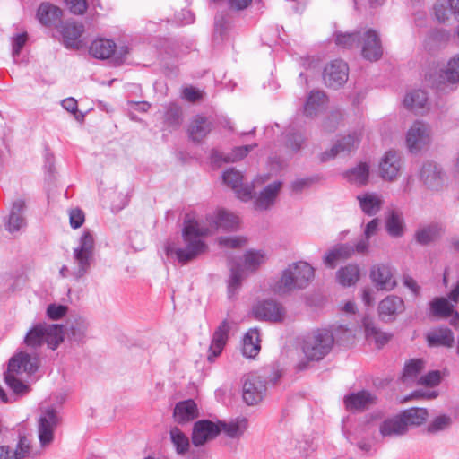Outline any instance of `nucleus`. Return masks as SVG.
<instances>
[{
	"mask_svg": "<svg viewBox=\"0 0 459 459\" xmlns=\"http://www.w3.org/2000/svg\"><path fill=\"white\" fill-rule=\"evenodd\" d=\"M304 142H305V137L300 133H297L292 130H290L286 134L285 144L288 148H290L293 152L299 151L302 144L304 143Z\"/></svg>",
	"mask_w": 459,
	"mask_h": 459,
	"instance_id": "nucleus-55",
	"label": "nucleus"
},
{
	"mask_svg": "<svg viewBox=\"0 0 459 459\" xmlns=\"http://www.w3.org/2000/svg\"><path fill=\"white\" fill-rule=\"evenodd\" d=\"M85 221L84 212L79 208L69 211V223L73 229L80 228Z\"/></svg>",
	"mask_w": 459,
	"mask_h": 459,
	"instance_id": "nucleus-59",
	"label": "nucleus"
},
{
	"mask_svg": "<svg viewBox=\"0 0 459 459\" xmlns=\"http://www.w3.org/2000/svg\"><path fill=\"white\" fill-rule=\"evenodd\" d=\"M165 118L169 123V125L175 126H178L181 120L180 108L176 105H170L165 114Z\"/></svg>",
	"mask_w": 459,
	"mask_h": 459,
	"instance_id": "nucleus-60",
	"label": "nucleus"
},
{
	"mask_svg": "<svg viewBox=\"0 0 459 459\" xmlns=\"http://www.w3.org/2000/svg\"><path fill=\"white\" fill-rule=\"evenodd\" d=\"M314 276V268L307 262L292 263L282 272L281 277L273 286V291L284 295L295 290L305 289Z\"/></svg>",
	"mask_w": 459,
	"mask_h": 459,
	"instance_id": "nucleus-3",
	"label": "nucleus"
},
{
	"mask_svg": "<svg viewBox=\"0 0 459 459\" xmlns=\"http://www.w3.org/2000/svg\"><path fill=\"white\" fill-rule=\"evenodd\" d=\"M401 159L396 152H387L379 163V174L385 180H394L399 175Z\"/></svg>",
	"mask_w": 459,
	"mask_h": 459,
	"instance_id": "nucleus-22",
	"label": "nucleus"
},
{
	"mask_svg": "<svg viewBox=\"0 0 459 459\" xmlns=\"http://www.w3.org/2000/svg\"><path fill=\"white\" fill-rule=\"evenodd\" d=\"M89 327V322L82 316L74 318V320L68 323L66 330L67 338L71 342L77 343H83L86 339Z\"/></svg>",
	"mask_w": 459,
	"mask_h": 459,
	"instance_id": "nucleus-33",
	"label": "nucleus"
},
{
	"mask_svg": "<svg viewBox=\"0 0 459 459\" xmlns=\"http://www.w3.org/2000/svg\"><path fill=\"white\" fill-rule=\"evenodd\" d=\"M336 274L340 284L342 286H351L359 279V269L356 264H348L340 268Z\"/></svg>",
	"mask_w": 459,
	"mask_h": 459,
	"instance_id": "nucleus-44",
	"label": "nucleus"
},
{
	"mask_svg": "<svg viewBox=\"0 0 459 459\" xmlns=\"http://www.w3.org/2000/svg\"><path fill=\"white\" fill-rule=\"evenodd\" d=\"M431 312L435 316L448 317L453 313L454 305L446 298H436L430 303Z\"/></svg>",
	"mask_w": 459,
	"mask_h": 459,
	"instance_id": "nucleus-50",
	"label": "nucleus"
},
{
	"mask_svg": "<svg viewBox=\"0 0 459 459\" xmlns=\"http://www.w3.org/2000/svg\"><path fill=\"white\" fill-rule=\"evenodd\" d=\"M451 424V418L446 415H441L437 417L429 425V432H437L446 429Z\"/></svg>",
	"mask_w": 459,
	"mask_h": 459,
	"instance_id": "nucleus-58",
	"label": "nucleus"
},
{
	"mask_svg": "<svg viewBox=\"0 0 459 459\" xmlns=\"http://www.w3.org/2000/svg\"><path fill=\"white\" fill-rule=\"evenodd\" d=\"M377 396L368 391H359L352 393L344 397V404L348 411H363L377 403Z\"/></svg>",
	"mask_w": 459,
	"mask_h": 459,
	"instance_id": "nucleus-20",
	"label": "nucleus"
},
{
	"mask_svg": "<svg viewBox=\"0 0 459 459\" xmlns=\"http://www.w3.org/2000/svg\"><path fill=\"white\" fill-rule=\"evenodd\" d=\"M359 47L362 56L369 61H377L383 55V48L378 33L373 29L359 31Z\"/></svg>",
	"mask_w": 459,
	"mask_h": 459,
	"instance_id": "nucleus-8",
	"label": "nucleus"
},
{
	"mask_svg": "<svg viewBox=\"0 0 459 459\" xmlns=\"http://www.w3.org/2000/svg\"><path fill=\"white\" fill-rule=\"evenodd\" d=\"M281 182L275 181L265 186L255 198L254 205L256 210H267L274 204L276 197L281 190Z\"/></svg>",
	"mask_w": 459,
	"mask_h": 459,
	"instance_id": "nucleus-26",
	"label": "nucleus"
},
{
	"mask_svg": "<svg viewBox=\"0 0 459 459\" xmlns=\"http://www.w3.org/2000/svg\"><path fill=\"white\" fill-rule=\"evenodd\" d=\"M221 432H224L230 438H239L247 429V420L245 418L237 419L230 422H218Z\"/></svg>",
	"mask_w": 459,
	"mask_h": 459,
	"instance_id": "nucleus-41",
	"label": "nucleus"
},
{
	"mask_svg": "<svg viewBox=\"0 0 459 459\" xmlns=\"http://www.w3.org/2000/svg\"><path fill=\"white\" fill-rule=\"evenodd\" d=\"M341 120V115L339 113L331 114L323 123V129L326 132H333L337 128Z\"/></svg>",
	"mask_w": 459,
	"mask_h": 459,
	"instance_id": "nucleus-64",
	"label": "nucleus"
},
{
	"mask_svg": "<svg viewBox=\"0 0 459 459\" xmlns=\"http://www.w3.org/2000/svg\"><path fill=\"white\" fill-rule=\"evenodd\" d=\"M424 368V360L420 359H411L406 363L403 375V382L408 383L411 380L416 379L418 374Z\"/></svg>",
	"mask_w": 459,
	"mask_h": 459,
	"instance_id": "nucleus-51",
	"label": "nucleus"
},
{
	"mask_svg": "<svg viewBox=\"0 0 459 459\" xmlns=\"http://www.w3.org/2000/svg\"><path fill=\"white\" fill-rule=\"evenodd\" d=\"M260 351L259 333L256 329H250L243 340L242 353L246 358L254 359Z\"/></svg>",
	"mask_w": 459,
	"mask_h": 459,
	"instance_id": "nucleus-39",
	"label": "nucleus"
},
{
	"mask_svg": "<svg viewBox=\"0 0 459 459\" xmlns=\"http://www.w3.org/2000/svg\"><path fill=\"white\" fill-rule=\"evenodd\" d=\"M430 127L421 121H415L406 134V144L411 152L421 150L430 143Z\"/></svg>",
	"mask_w": 459,
	"mask_h": 459,
	"instance_id": "nucleus-11",
	"label": "nucleus"
},
{
	"mask_svg": "<svg viewBox=\"0 0 459 459\" xmlns=\"http://www.w3.org/2000/svg\"><path fill=\"white\" fill-rule=\"evenodd\" d=\"M61 15V9L48 2L42 3L37 12V18L45 26L55 24L60 20Z\"/></svg>",
	"mask_w": 459,
	"mask_h": 459,
	"instance_id": "nucleus-35",
	"label": "nucleus"
},
{
	"mask_svg": "<svg viewBox=\"0 0 459 459\" xmlns=\"http://www.w3.org/2000/svg\"><path fill=\"white\" fill-rule=\"evenodd\" d=\"M265 261L264 254L260 251H248L245 255L244 267L249 271H255Z\"/></svg>",
	"mask_w": 459,
	"mask_h": 459,
	"instance_id": "nucleus-53",
	"label": "nucleus"
},
{
	"mask_svg": "<svg viewBox=\"0 0 459 459\" xmlns=\"http://www.w3.org/2000/svg\"><path fill=\"white\" fill-rule=\"evenodd\" d=\"M64 326L60 324L38 323L34 325L24 337L25 345L37 351L43 344L55 351L64 341Z\"/></svg>",
	"mask_w": 459,
	"mask_h": 459,
	"instance_id": "nucleus-4",
	"label": "nucleus"
},
{
	"mask_svg": "<svg viewBox=\"0 0 459 459\" xmlns=\"http://www.w3.org/2000/svg\"><path fill=\"white\" fill-rule=\"evenodd\" d=\"M380 225V220L378 218H374L369 221L363 229V236L357 240V249L359 251V254L365 255L369 251V239L375 236Z\"/></svg>",
	"mask_w": 459,
	"mask_h": 459,
	"instance_id": "nucleus-38",
	"label": "nucleus"
},
{
	"mask_svg": "<svg viewBox=\"0 0 459 459\" xmlns=\"http://www.w3.org/2000/svg\"><path fill=\"white\" fill-rule=\"evenodd\" d=\"M441 375L438 370H432L417 379V384L425 386H436L440 383Z\"/></svg>",
	"mask_w": 459,
	"mask_h": 459,
	"instance_id": "nucleus-56",
	"label": "nucleus"
},
{
	"mask_svg": "<svg viewBox=\"0 0 459 459\" xmlns=\"http://www.w3.org/2000/svg\"><path fill=\"white\" fill-rule=\"evenodd\" d=\"M203 222L209 230V235L212 234L214 230L218 229H222L224 230H235L238 226V218L235 214L221 209L211 214H208L204 221H200Z\"/></svg>",
	"mask_w": 459,
	"mask_h": 459,
	"instance_id": "nucleus-12",
	"label": "nucleus"
},
{
	"mask_svg": "<svg viewBox=\"0 0 459 459\" xmlns=\"http://www.w3.org/2000/svg\"><path fill=\"white\" fill-rule=\"evenodd\" d=\"M403 105L407 109L414 113H424L429 109L427 92L416 90L407 93L403 100Z\"/></svg>",
	"mask_w": 459,
	"mask_h": 459,
	"instance_id": "nucleus-31",
	"label": "nucleus"
},
{
	"mask_svg": "<svg viewBox=\"0 0 459 459\" xmlns=\"http://www.w3.org/2000/svg\"><path fill=\"white\" fill-rule=\"evenodd\" d=\"M357 200L361 211L368 216L376 215L384 204V200L379 195L370 192L359 195Z\"/></svg>",
	"mask_w": 459,
	"mask_h": 459,
	"instance_id": "nucleus-32",
	"label": "nucleus"
},
{
	"mask_svg": "<svg viewBox=\"0 0 459 459\" xmlns=\"http://www.w3.org/2000/svg\"><path fill=\"white\" fill-rule=\"evenodd\" d=\"M65 2L70 12L74 14H82L87 9V3L85 0H65Z\"/></svg>",
	"mask_w": 459,
	"mask_h": 459,
	"instance_id": "nucleus-61",
	"label": "nucleus"
},
{
	"mask_svg": "<svg viewBox=\"0 0 459 459\" xmlns=\"http://www.w3.org/2000/svg\"><path fill=\"white\" fill-rule=\"evenodd\" d=\"M68 307L65 305L50 304L48 306L46 314L51 320H58L65 316Z\"/></svg>",
	"mask_w": 459,
	"mask_h": 459,
	"instance_id": "nucleus-57",
	"label": "nucleus"
},
{
	"mask_svg": "<svg viewBox=\"0 0 459 459\" xmlns=\"http://www.w3.org/2000/svg\"><path fill=\"white\" fill-rule=\"evenodd\" d=\"M209 230L194 213H187L184 218L182 229L183 245L167 243L164 247L166 255L181 264L196 260L208 250L203 238L209 235Z\"/></svg>",
	"mask_w": 459,
	"mask_h": 459,
	"instance_id": "nucleus-1",
	"label": "nucleus"
},
{
	"mask_svg": "<svg viewBox=\"0 0 459 459\" xmlns=\"http://www.w3.org/2000/svg\"><path fill=\"white\" fill-rule=\"evenodd\" d=\"M246 239L239 237H221L219 238V244L222 247L236 248L241 247Z\"/></svg>",
	"mask_w": 459,
	"mask_h": 459,
	"instance_id": "nucleus-62",
	"label": "nucleus"
},
{
	"mask_svg": "<svg viewBox=\"0 0 459 459\" xmlns=\"http://www.w3.org/2000/svg\"><path fill=\"white\" fill-rule=\"evenodd\" d=\"M170 441L178 455H186L190 447L187 436L178 427L171 428L169 431Z\"/></svg>",
	"mask_w": 459,
	"mask_h": 459,
	"instance_id": "nucleus-43",
	"label": "nucleus"
},
{
	"mask_svg": "<svg viewBox=\"0 0 459 459\" xmlns=\"http://www.w3.org/2000/svg\"><path fill=\"white\" fill-rule=\"evenodd\" d=\"M421 183L430 191H439L445 183V175L439 166L433 162L425 163L420 172Z\"/></svg>",
	"mask_w": 459,
	"mask_h": 459,
	"instance_id": "nucleus-18",
	"label": "nucleus"
},
{
	"mask_svg": "<svg viewBox=\"0 0 459 459\" xmlns=\"http://www.w3.org/2000/svg\"><path fill=\"white\" fill-rule=\"evenodd\" d=\"M369 277L377 290L390 291L396 286L393 268L389 264H376L371 266Z\"/></svg>",
	"mask_w": 459,
	"mask_h": 459,
	"instance_id": "nucleus-14",
	"label": "nucleus"
},
{
	"mask_svg": "<svg viewBox=\"0 0 459 459\" xmlns=\"http://www.w3.org/2000/svg\"><path fill=\"white\" fill-rule=\"evenodd\" d=\"M444 233L445 228L437 222H433L419 228L414 238L420 245L426 246L440 238Z\"/></svg>",
	"mask_w": 459,
	"mask_h": 459,
	"instance_id": "nucleus-28",
	"label": "nucleus"
},
{
	"mask_svg": "<svg viewBox=\"0 0 459 459\" xmlns=\"http://www.w3.org/2000/svg\"><path fill=\"white\" fill-rule=\"evenodd\" d=\"M12 453L13 459H28L39 455V452L32 448L30 441L24 436L20 437L19 442Z\"/></svg>",
	"mask_w": 459,
	"mask_h": 459,
	"instance_id": "nucleus-47",
	"label": "nucleus"
},
{
	"mask_svg": "<svg viewBox=\"0 0 459 459\" xmlns=\"http://www.w3.org/2000/svg\"><path fill=\"white\" fill-rule=\"evenodd\" d=\"M385 227L388 234L394 238H399L403 234V219L400 212L391 211L386 218Z\"/></svg>",
	"mask_w": 459,
	"mask_h": 459,
	"instance_id": "nucleus-45",
	"label": "nucleus"
},
{
	"mask_svg": "<svg viewBox=\"0 0 459 459\" xmlns=\"http://www.w3.org/2000/svg\"><path fill=\"white\" fill-rule=\"evenodd\" d=\"M230 330V322L225 319L218 326L213 333L212 342L209 347L207 359L212 362L222 351L227 340L228 334Z\"/></svg>",
	"mask_w": 459,
	"mask_h": 459,
	"instance_id": "nucleus-21",
	"label": "nucleus"
},
{
	"mask_svg": "<svg viewBox=\"0 0 459 459\" xmlns=\"http://www.w3.org/2000/svg\"><path fill=\"white\" fill-rule=\"evenodd\" d=\"M429 346L452 347L455 342L452 331L447 327H440L430 331L427 335Z\"/></svg>",
	"mask_w": 459,
	"mask_h": 459,
	"instance_id": "nucleus-37",
	"label": "nucleus"
},
{
	"mask_svg": "<svg viewBox=\"0 0 459 459\" xmlns=\"http://www.w3.org/2000/svg\"><path fill=\"white\" fill-rule=\"evenodd\" d=\"M222 180L235 192L238 199L245 202L252 199V190L248 186L243 185V175L240 171L235 169H227L222 174Z\"/></svg>",
	"mask_w": 459,
	"mask_h": 459,
	"instance_id": "nucleus-19",
	"label": "nucleus"
},
{
	"mask_svg": "<svg viewBox=\"0 0 459 459\" xmlns=\"http://www.w3.org/2000/svg\"><path fill=\"white\" fill-rule=\"evenodd\" d=\"M39 359L37 353L17 352L10 359L7 370L4 372L6 385L16 395L26 394L30 389L28 378L39 369Z\"/></svg>",
	"mask_w": 459,
	"mask_h": 459,
	"instance_id": "nucleus-2",
	"label": "nucleus"
},
{
	"mask_svg": "<svg viewBox=\"0 0 459 459\" xmlns=\"http://www.w3.org/2000/svg\"><path fill=\"white\" fill-rule=\"evenodd\" d=\"M405 311L403 299L396 295H388L377 306L378 317L385 323H392Z\"/></svg>",
	"mask_w": 459,
	"mask_h": 459,
	"instance_id": "nucleus-13",
	"label": "nucleus"
},
{
	"mask_svg": "<svg viewBox=\"0 0 459 459\" xmlns=\"http://www.w3.org/2000/svg\"><path fill=\"white\" fill-rule=\"evenodd\" d=\"M212 130V123L204 117L197 115L188 126V134L195 143H201Z\"/></svg>",
	"mask_w": 459,
	"mask_h": 459,
	"instance_id": "nucleus-30",
	"label": "nucleus"
},
{
	"mask_svg": "<svg viewBox=\"0 0 459 459\" xmlns=\"http://www.w3.org/2000/svg\"><path fill=\"white\" fill-rule=\"evenodd\" d=\"M253 315L259 320L279 322L284 318L283 307L272 299L263 300L253 307Z\"/></svg>",
	"mask_w": 459,
	"mask_h": 459,
	"instance_id": "nucleus-17",
	"label": "nucleus"
},
{
	"mask_svg": "<svg viewBox=\"0 0 459 459\" xmlns=\"http://www.w3.org/2000/svg\"><path fill=\"white\" fill-rule=\"evenodd\" d=\"M62 106L67 111L74 113V117L77 120L80 121V120L83 119L84 115L82 113H78L77 101L75 99L67 98V99L64 100L62 102Z\"/></svg>",
	"mask_w": 459,
	"mask_h": 459,
	"instance_id": "nucleus-63",
	"label": "nucleus"
},
{
	"mask_svg": "<svg viewBox=\"0 0 459 459\" xmlns=\"http://www.w3.org/2000/svg\"><path fill=\"white\" fill-rule=\"evenodd\" d=\"M361 140V134L353 132L339 139L330 149L321 153V161H328L339 155H346L355 151Z\"/></svg>",
	"mask_w": 459,
	"mask_h": 459,
	"instance_id": "nucleus-10",
	"label": "nucleus"
},
{
	"mask_svg": "<svg viewBox=\"0 0 459 459\" xmlns=\"http://www.w3.org/2000/svg\"><path fill=\"white\" fill-rule=\"evenodd\" d=\"M369 177V166L367 163H359L347 172L346 178L349 182L358 186H364L368 183Z\"/></svg>",
	"mask_w": 459,
	"mask_h": 459,
	"instance_id": "nucleus-48",
	"label": "nucleus"
},
{
	"mask_svg": "<svg viewBox=\"0 0 459 459\" xmlns=\"http://www.w3.org/2000/svg\"><path fill=\"white\" fill-rule=\"evenodd\" d=\"M407 432L405 421L401 414L385 420L379 425V433L383 437H394L403 436Z\"/></svg>",
	"mask_w": 459,
	"mask_h": 459,
	"instance_id": "nucleus-29",
	"label": "nucleus"
},
{
	"mask_svg": "<svg viewBox=\"0 0 459 459\" xmlns=\"http://www.w3.org/2000/svg\"><path fill=\"white\" fill-rule=\"evenodd\" d=\"M221 433L219 425L209 420H200L195 422L192 429V443L195 446H204Z\"/></svg>",
	"mask_w": 459,
	"mask_h": 459,
	"instance_id": "nucleus-16",
	"label": "nucleus"
},
{
	"mask_svg": "<svg viewBox=\"0 0 459 459\" xmlns=\"http://www.w3.org/2000/svg\"><path fill=\"white\" fill-rule=\"evenodd\" d=\"M255 146V145H244L236 147L225 157H222L221 153L216 152L213 154V159L215 161L222 160L225 162H236L246 157Z\"/></svg>",
	"mask_w": 459,
	"mask_h": 459,
	"instance_id": "nucleus-49",
	"label": "nucleus"
},
{
	"mask_svg": "<svg viewBox=\"0 0 459 459\" xmlns=\"http://www.w3.org/2000/svg\"><path fill=\"white\" fill-rule=\"evenodd\" d=\"M266 391L265 382L257 373L245 376L243 383V399L248 405H255L262 401Z\"/></svg>",
	"mask_w": 459,
	"mask_h": 459,
	"instance_id": "nucleus-9",
	"label": "nucleus"
},
{
	"mask_svg": "<svg viewBox=\"0 0 459 459\" xmlns=\"http://www.w3.org/2000/svg\"><path fill=\"white\" fill-rule=\"evenodd\" d=\"M363 325L366 337L370 341H374L378 347H382L391 340L392 334L382 332L374 322L365 319Z\"/></svg>",
	"mask_w": 459,
	"mask_h": 459,
	"instance_id": "nucleus-40",
	"label": "nucleus"
},
{
	"mask_svg": "<svg viewBox=\"0 0 459 459\" xmlns=\"http://www.w3.org/2000/svg\"><path fill=\"white\" fill-rule=\"evenodd\" d=\"M117 52L116 44L113 40L99 39L91 42L90 53L99 59H108Z\"/></svg>",
	"mask_w": 459,
	"mask_h": 459,
	"instance_id": "nucleus-34",
	"label": "nucleus"
},
{
	"mask_svg": "<svg viewBox=\"0 0 459 459\" xmlns=\"http://www.w3.org/2000/svg\"><path fill=\"white\" fill-rule=\"evenodd\" d=\"M334 343L333 333L326 329H317L307 333L301 342V350L308 360H321L332 350Z\"/></svg>",
	"mask_w": 459,
	"mask_h": 459,
	"instance_id": "nucleus-5",
	"label": "nucleus"
},
{
	"mask_svg": "<svg viewBox=\"0 0 459 459\" xmlns=\"http://www.w3.org/2000/svg\"><path fill=\"white\" fill-rule=\"evenodd\" d=\"M230 277L228 281V296L233 299L240 289L242 280L245 278L244 269L239 264L230 265Z\"/></svg>",
	"mask_w": 459,
	"mask_h": 459,
	"instance_id": "nucleus-42",
	"label": "nucleus"
},
{
	"mask_svg": "<svg viewBox=\"0 0 459 459\" xmlns=\"http://www.w3.org/2000/svg\"><path fill=\"white\" fill-rule=\"evenodd\" d=\"M403 420L405 421V426L408 429V426H420L424 423L428 418V411L424 408H411L403 411L400 413Z\"/></svg>",
	"mask_w": 459,
	"mask_h": 459,
	"instance_id": "nucleus-46",
	"label": "nucleus"
},
{
	"mask_svg": "<svg viewBox=\"0 0 459 459\" xmlns=\"http://www.w3.org/2000/svg\"><path fill=\"white\" fill-rule=\"evenodd\" d=\"M326 96L322 91H312L304 106V113L307 117H315L325 108Z\"/></svg>",
	"mask_w": 459,
	"mask_h": 459,
	"instance_id": "nucleus-36",
	"label": "nucleus"
},
{
	"mask_svg": "<svg viewBox=\"0 0 459 459\" xmlns=\"http://www.w3.org/2000/svg\"><path fill=\"white\" fill-rule=\"evenodd\" d=\"M359 31L352 33H340L336 35L335 43L345 48L359 47Z\"/></svg>",
	"mask_w": 459,
	"mask_h": 459,
	"instance_id": "nucleus-54",
	"label": "nucleus"
},
{
	"mask_svg": "<svg viewBox=\"0 0 459 459\" xmlns=\"http://www.w3.org/2000/svg\"><path fill=\"white\" fill-rule=\"evenodd\" d=\"M24 208L25 203L21 199H18L13 203L10 214L5 222V229L10 233L17 232L25 227L26 221L23 216Z\"/></svg>",
	"mask_w": 459,
	"mask_h": 459,
	"instance_id": "nucleus-25",
	"label": "nucleus"
},
{
	"mask_svg": "<svg viewBox=\"0 0 459 459\" xmlns=\"http://www.w3.org/2000/svg\"><path fill=\"white\" fill-rule=\"evenodd\" d=\"M61 423L62 416L55 406L40 408L37 420V434L41 448H47L53 443L55 431Z\"/></svg>",
	"mask_w": 459,
	"mask_h": 459,
	"instance_id": "nucleus-6",
	"label": "nucleus"
},
{
	"mask_svg": "<svg viewBox=\"0 0 459 459\" xmlns=\"http://www.w3.org/2000/svg\"><path fill=\"white\" fill-rule=\"evenodd\" d=\"M349 75V67L342 60H333L324 70L325 83L331 88H339L343 85Z\"/></svg>",
	"mask_w": 459,
	"mask_h": 459,
	"instance_id": "nucleus-15",
	"label": "nucleus"
},
{
	"mask_svg": "<svg viewBox=\"0 0 459 459\" xmlns=\"http://www.w3.org/2000/svg\"><path fill=\"white\" fill-rule=\"evenodd\" d=\"M94 256V238L90 230H85L79 239V246L74 248L75 267L72 274L78 280L84 276L90 269Z\"/></svg>",
	"mask_w": 459,
	"mask_h": 459,
	"instance_id": "nucleus-7",
	"label": "nucleus"
},
{
	"mask_svg": "<svg viewBox=\"0 0 459 459\" xmlns=\"http://www.w3.org/2000/svg\"><path fill=\"white\" fill-rule=\"evenodd\" d=\"M198 416L197 405L192 399L178 402L174 408L173 417L178 424L189 422Z\"/></svg>",
	"mask_w": 459,
	"mask_h": 459,
	"instance_id": "nucleus-24",
	"label": "nucleus"
},
{
	"mask_svg": "<svg viewBox=\"0 0 459 459\" xmlns=\"http://www.w3.org/2000/svg\"><path fill=\"white\" fill-rule=\"evenodd\" d=\"M356 254L360 255L359 251L357 249V242L353 245L345 243L333 247L331 249L330 256H334V255H337L342 260H345L351 258L352 255Z\"/></svg>",
	"mask_w": 459,
	"mask_h": 459,
	"instance_id": "nucleus-52",
	"label": "nucleus"
},
{
	"mask_svg": "<svg viewBox=\"0 0 459 459\" xmlns=\"http://www.w3.org/2000/svg\"><path fill=\"white\" fill-rule=\"evenodd\" d=\"M84 30L83 25L75 22L66 21L60 26V33L64 44L68 48H79L81 42L79 38Z\"/></svg>",
	"mask_w": 459,
	"mask_h": 459,
	"instance_id": "nucleus-23",
	"label": "nucleus"
},
{
	"mask_svg": "<svg viewBox=\"0 0 459 459\" xmlns=\"http://www.w3.org/2000/svg\"><path fill=\"white\" fill-rule=\"evenodd\" d=\"M436 82L437 86L439 84H455L459 82V54L451 57L446 67L440 69Z\"/></svg>",
	"mask_w": 459,
	"mask_h": 459,
	"instance_id": "nucleus-27",
	"label": "nucleus"
}]
</instances>
